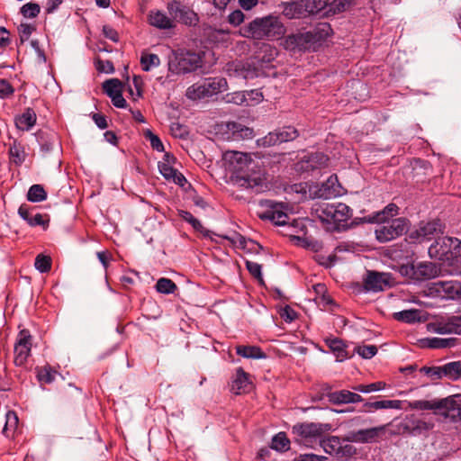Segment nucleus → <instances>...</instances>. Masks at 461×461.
<instances>
[{
  "label": "nucleus",
  "mask_w": 461,
  "mask_h": 461,
  "mask_svg": "<svg viewBox=\"0 0 461 461\" xmlns=\"http://www.w3.org/2000/svg\"><path fill=\"white\" fill-rule=\"evenodd\" d=\"M285 32L284 24L277 16L268 15L256 18L240 29L242 36L257 40H276Z\"/></svg>",
  "instance_id": "1"
},
{
  "label": "nucleus",
  "mask_w": 461,
  "mask_h": 461,
  "mask_svg": "<svg viewBox=\"0 0 461 461\" xmlns=\"http://www.w3.org/2000/svg\"><path fill=\"white\" fill-rule=\"evenodd\" d=\"M315 213L322 223L328 225L327 229L339 230L348 227L352 210L343 203H324L315 209Z\"/></svg>",
  "instance_id": "2"
},
{
  "label": "nucleus",
  "mask_w": 461,
  "mask_h": 461,
  "mask_svg": "<svg viewBox=\"0 0 461 461\" xmlns=\"http://www.w3.org/2000/svg\"><path fill=\"white\" fill-rule=\"evenodd\" d=\"M203 65V59L199 53L182 49L172 50L167 57L168 73L182 75L195 71Z\"/></svg>",
  "instance_id": "3"
},
{
  "label": "nucleus",
  "mask_w": 461,
  "mask_h": 461,
  "mask_svg": "<svg viewBox=\"0 0 461 461\" xmlns=\"http://www.w3.org/2000/svg\"><path fill=\"white\" fill-rule=\"evenodd\" d=\"M431 258L448 261L461 255V240L452 237H438L429 249Z\"/></svg>",
  "instance_id": "4"
},
{
  "label": "nucleus",
  "mask_w": 461,
  "mask_h": 461,
  "mask_svg": "<svg viewBox=\"0 0 461 461\" xmlns=\"http://www.w3.org/2000/svg\"><path fill=\"white\" fill-rule=\"evenodd\" d=\"M225 90H227V81L225 78L211 77L190 86L186 89L185 96L190 100L195 101L211 97Z\"/></svg>",
  "instance_id": "5"
},
{
  "label": "nucleus",
  "mask_w": 461,
  "mask_h": 461,
  "mask_svg": "<svg viewBox=\"0 0 461 461\" xmlns=\"http://www.w3.org/2000/svg\"><path fill=\"white\" fill-rule=\"evenodd\" d=\"M296 440L308 447H315L324 434L323 426L319 423H298L292 429Z\"/></svg>",
  "instance_id": "6"
},
{
  "label": "nucleus",
  "mask_w": 461,
  "mask_h": 461,
  "mask_svg": "<svg viewBox=\"0 0 461 461\" xmlns=\"http://www.w3.org/2000/svg\"><path fill=\"white\" fill-rule=\"evenodd\" d=\"M400 273L414 281H423L436 277L439 268L432 262H419L401 266Z\"/></svg>",
  "instance_id": "7"
},
{
  "label": "nucleus",
  "mask_w": 461,
  "mask_h": 461,
  "mask_svg": "<svg viewBox=\"0 0 461 461\" xmlns=\"http://www.w3.org/2000/svg\"><path fill=\"white\" fill-rule=\"evenodd\" d=\"M445 226L439 220L429 221L411 230L408 239L411 243H422L431 240H437L444 232Z\"/></svg>",
  "instance_id": "8"
},
{
  "label": "nucleus",
  "mask_w": 461,
  "mask_h": 461,
  "mask_svg": "<svg viewBox=\"0 0 461 461\" xmlns=\"http://www.w3.org/2000/svg\"><path fill=\"white\" fill-rule=\"evenodd\" d=\"M226 71L230 77L245 81L258 77L264 74L263 70L254 61L251 63L242 61L228 63Z\"/></svg>",
  "instance_id": "9"
},
{
  "label": "nucleus",
  "mask_w": 461,
  "mask_h": 461,
  "mask_svg": "<svg viewBox=\"0 0 461 461\" xmlns=\"http://www.w3.org/2000/svg\"><path fill=\"white\" fill-rule=\"evenodd\" d=\"M408 221L405 218H396L386 224L376 228L375 238L380 242H387L402 236L407 230Z\"/></svg>",
  "instance_id": "10"
},
{
  "label": "nucleus",
  "mask_w": 461,
  "mask_h": 461,
  "mask_svg": "<svg viewBox=\"0 0 461 461\" xmlns=\"http://www.w3.org/2000/svg\"><path fill=\"white\" fill-rule=\"evenodd\" d=\"M429 295L445 300L461 297V283L457 281H436L429 287Z\"/></svg>",
  "instance_id": "11"
},
{
  "label": "nucleus",
  "mask_w": 461,
  "mask_h": 461,
  "mask_svg": "<svg viewBox=\"0 0 461 461\" xmlns=\"http://www.w3.org/2000/svg\"><path fill=\"white\" fill-rule=\"evenodd\" d=\"M224 159L228 162L230 171L236 173L246 181H249V176L247 174V171L254 162L247 153L227 151L224 154Z\"/></svg>",
  "instance_id": "12"
},
{
  "label": "nucleus",
  "mask_w": 461,
  "mask_h": 461,
  "mask_svg": "<svg viewBox=\"0 0 461 461\" xmlns=\"http://www.w3.org/2000/svg\"><path fill=\"white\" fill-rule=\"evenodd\" d=\"M433 427L432 421H426L413 415L407 416L398 426L400 432L411 437H427Z\"/></svg>",
  "instance_id": "13"
},
{
  "label": "nucleus",
  "mask_w": 461,
  "mask_h": 461,
  "mask_svg": "<svg viewBox=\"0 0 461 461\" xmlns=\"http://www.w3.org/2000/svg\"><path fill=\"white\" fill-rule=\"evenodd\" d=\"M32 345V337L28 330H22L16 339L14 344V365L16 366H23L26 364L28 357L31 355Z\"/></svg>",
  "instance_id": "14"
},
{
  "label": "nucleus",
  "mask_w": 461,
  "mask_h": 461,
  "mask_svg": "<svg viewBox=\"0 0 461 461\" xmlns=\"http://www.w3.org/2000/svg\"><path fill=\"white\" fill-rule=\"evenodd\" d=\"M265 209L258 212V217L261 220H267L274 222L276 225H286L289 220L288 214L284 211L282 203H275L271 200H267L261 203Z\"/></svg>",
  "instance_id": "15"
},
{
  "label": "nucleus",
  "mask_w": 461,
  "mask_h": 461,
  "mask_svg": "<svg viewBox=\"0 0 461 461\" xmlns=\"http://www.w3.org/2000/svg\"><path fill=\"white\" fill-rule=\"evenodd\" d=\"M390 281V274L367 271L364 278V287L366 291L380 292L391 285Z\"/></svg>",
  "instance_id": "16"
},
{
  "label": "nucleus",
  "mask_w": 461,
  "mask_h": 461,
  "mask_svg": "<svg viewBox=\"0 0 461 461\" xmlns=\"http://www.w3.org/2000/svg\"><path fill=\"white\" fill-rule=\"evenodd\" d=\"M385 426L373 427L357 431H351L348 435V439L355 443H373L376 442L384 432Z\"/></svg>",
  "instance_id": "17"
},
{
  "label": "nucleus",
  "mask_w": 461,
  "mask_h": 461,
  "mask_svg": "<svg viewBox=\"0 0 461 461\" xmlns=\"http://www.w3.org/2000/svg\"><path fill=\"white\" fill-rule=\"evenodd\" d=\"M456 402L450 398H444L440 400H416L410 402V407L415 410H446L454 411L456 409Z\"/></svg>",
  "instance_id": "18"
},
{
  "label": "nucleus",
  "mask_w": 461,
  "mask_h": 461,
  "mask_svg": "<svg viewBox=\"0 0 461 461\" xmlns=\"http://www.w3.org/2000/svg\"><path fill=\"white\" fill-rule=\"evenodd\" d=\"M329 158L322 152H314L306 156L298 164V167L303 171L321 169L328 166Z\"/></svg>",
  "instance_id": "19"
},
{
  "label": "nucleus",
  "mask_w": 461,
  "mask_h": 461,
  "mask_svg": "<svg viewBox=\"0 0 461 461\" xmlns=\"http://www.w3.org/2000/svg\"><path fill=\"white\" fill-rule=\"evenodd\" d=\"M34 208L27 204H22L18 209L19 216L24 220L31 227L41 226L46 229L49 225V219H44L41 213H33Z\"/></svg>",
  "instance_id": "20"
},
{
  "label": "nucleus",
  "mask_w": 461,
  "mask_h": 461,
  "mask_svg": "<svg viewBox=\"0 0 461 461\" xmlns=\"http://www.w3.org/2000/svg\"><path fill=\"white\" fill-rule=\"evenodd\" d=\"M34 135L43 154L50 153L56 145L59 144L58 135L54 131L39 130Z\"/></svg>",
  "instance_id": "21"
},
{
  "label": "nucleus",
  "mask_w": 461,
  "mask_h": 461,
  "mask_svg": "<svg viewBox=\"0 0 461 461\" xmlns=\"http://www.w3.org/2000/svg\"><path fill=\"white\" fill-rule=\"evenodd\" d=\"M399 212V207L395 203H389L382 211L376 212L372 215L359 219L361 222L381 223L389 221V219L396 216Z\"/></svg>",
  "instance_id": "22"
},
{
  "label": "nucleus",
  "mask_w": 461,
  "mask_h": 461,
  "mask_svg": "<svg viewBox=\"0 0 461 461\" xmlns=\"http://www.w3.org/2000/svg\"><path fill=\"white\" fill-rule=\"evenodd\" d=\"M149 23L159 30H170L175 27L174 19L159 10H151L148 15Z\"/></svg>",
  "instance_id": "23"
},
{
  "label": "nucleus",
  "mask_w": 461,
  "mask_h": 461,
  "mask_svg": "<svg viewBox=\"0 0 461 461\" xmlns=\"http://www.w3.org/2000/svg\"><path fill=\"white\" fill-rule=\"evenodd\" d=\"M434 331L438 334H460L461 317L452 316L435 324Z\"/></svg>",
  "instance_id": "24"
},
{
  "label": "nucleus",
  "mask_w": 461,
  "mask_h": 461,
  "mask_svg": "<svg viewBox=\"0 0 461 461\" xmlns=\"http://www.w3.org/2000/svg\"><path fill=\"white\" fill-rule=\"evenodd\" d=\"M277 50L269 44L263 43L254 57V62L262 69L271 63L276 57Z\"/></svg>",
  "instance_id": "25"
},
{
  "label": "nucleus",
  "mask_w": 461,
  "mask_h": 461,
  "mask_svg": "<svg viewBox=\"0 0 461 461\" xmlns=\"http://www.w3.org/2000/svg\"><path fill=\"white\" fill-rule=\"evenodd\" d=\"M328 399L333 404L356 403L363 401V397L360 394L348 390L330 393L328 394Z\"/></svg>",
  "instance_id": "26"
},
{
  "label": "nucleus",
  "mask_w": 461,
  "mask_h": 461,
  "mask_svg": "<svg viewBox=\"0 0 461 461\" xmlns=\"http://www.w3.org/2000/svg\"><path fill=\"white\" fill-rule=\"evenodd\" d=\"M324 342L334 354L337 361L342 362L349 357L347 351V344L341 339L337 337H329L324 339Z\"/></svg>",
  "instance_id": "27"
},
{
  "label": "nucleus",
  "mask_w": 461,
  "mask_h": 461,
  "mask_svg": "<svg viewBox=\"0 0 461 461\" xmlns=\"http://www.w3.org/2000/svg\"><path fill=\"white\" fill-rule=\"evenodd\" d=\"M37 121V115L35 111L28 107L24 110V112L14 118V123L18 130L21 131H30L35 124Z\"/></svg>",
  "instance_id": "28"
},
{
  "label": "nucleus",
  "mask_w": 461,
  "mask_h": 461,
  "mask_svg": "<svg viewBox=\"0 0 461 461\" xmlns=\"http://www.w3.org/2000/svg\"><path fill=\"white\" fill-rule=\"evenodd\" d=\"M250 384L249 374L241 367L238 368L231 383V392L235 394L246 393L249 390Z\"/></svg>",
  "instance_id": "29"
},
{
  "label": "nucleus",
  "mask_w": 461,
  "mask_h": 461,
  "mask_svg": "<svg viewBox=\"0 0 461 461\" xmlns=\"http://www.w3.org/2000/svg\"><path fill=\"white\" fill-rule=\"evenodd\" d=\"M312 39L313 35L310 32L293 34L287 37L286 44L293 49L303 50L308 48V44L312 41Z\"/></svg>",
  "instance_id": "30"
},
{
  "label": "nucleus",
  "mask_w": 461,
  "mask_h": 461,
  "mask_svg": "<svg viewBox=\"0 0 461 461\" xmlns=\"http://www.w3.org/2000/svg\"><path fill=\"white\" fill-rule=\"evenodd\" d=\"M323 450L330 455H337L341 452V442L339 438L336 436H330L325 438L323 435L318 444Z\"/></svg>",
  "instance_id": "31"
},
{
  "label": "nucleus",
  "mask_w": 461,
  "mask_h": 461,
  "mask_svg": "<svg viewBox=\"0 0 461 461\" xmlns=\"http://www.w3.org/2000/svg\"><path fill=\"white\" fill-rule=\"evenodd\" d=\"M457 339L456 338H428L423 341V345L429 348H450L456 347Z\"/></svg>",
  "instance_id": "32"
},
{
  "label": "nucleus",
  "mask_w": 461,
  "mask_h": 461,
  "mask_svg": "<svg viewBox=\"0 0 461 461\" xmlns=\"http://www.w3.org/2000/svg\"><path fill=\"white\" fill-rule=\"evenodd\" d=\"M442 378L457 381L461 378V361H453L440 366Z\"/></svg>",
  "instance_id": "33"
},
{
  "label": "nucleus",
  "mask_w": 461,
  "mask_h": 461,
  "mask_svg": "<svg viewBox=\"0 0 461 461\" xmlns=\"http://www.w3.org/2000/svg\"><path fill=\"white\" fill-rule=\"evenodd\" d=\"M283 14L288 19L305 16L301 0H293L284 4Z\"/></svg>",
  "instance_id": "34"
},
{
  "label": "nucleus",
  "mask_w": 461,
  "mask_h": 461,
  "mask_svg": "<svg viewBox=\"0 0 461 461\" xmlns=\"http://www.w3.org/2000/svg\"><path fill=\"white\" fill-rule=\"evenodd\" d=\"M236 353L244 358L261 359L266 354L258 346L240 345L236 347Z\"/></svg>",
  "instance_id": "35"
},
{
  "label": "nucleus",
  "mask_w": 461,
  "mask_h": 461,
  "mask_svg": "<svg viewBox=\"0 0 461 461\" xmlns=\"http://www.w3.org/2000/svg\"><path fill=\"white\" fill-rule=\"evenodd\" d=\"M401 402L398 400H383L373 402H366L363 405V411L370 412L380 409H400Z\"/></svg>",
  "instance_id": "36"
},
{
  "label": "nucleus",
  "mask_w": 461,
  "mask_h": 461,
  "mask_svg": "<svg viewBox=\"0 0 461 461\" xmlns=\"http://www.w3.org/2000/svg\"><path fill=\"white\" fill-rule=\"evenodd\" d=\"M9 155L12 161L17 166L22 165L26 158L24 148L17 140H14L10 145Z\"/></svg>",
  "instance_id": "37"
},
{
  "label": "nucleus",
  "mask_w": 461,
  "mask_h": 461,
  "mask_svg": "<svg viewBox=\"0 0 461 461\" xmlns=\"http://www.w3.org/2000/svg\"><path fill=\"white\" fill-rule=\"evenodd\" d=\"M305 16L315 14L323 10L328 0H301Z\"/></svg>",
  "instance_id": "38"
},
{
  "label": "nucleus",
  "mask_w": 461,
  "mask_h": 461,
  "mask_svg": "<svg viewBox=\"0 0 461 461\" xmlns=\"http://www.w3.org/2000/svg\"><path fill=\"white\" fill-rule=\"evenodd\" d=\"M393 318L405 323H415L420 321V311L417 309L403 310L394 312Z\"/></svg>",
  "instance_id": "39"
},
{
  "label": "nucleus",
  "mask_w": 461,
  "mask_h": 461,
  "mask_svg": "<svg viewBox=\"0 0 461 461\" xmlns=\"http://www.w3.org/2000/svg\"><path fill=\"white\" fill-rule=\"evenodd\" d=\"M141 69L145 72L150 71L160 65V59L157 54L142 52L140 59Z\"/></svg>",
  "instance_id": "40"
},
{
  "label": "nucleus",
  "mask_w": 461,
  "mask_h": 461,
  "mask_svg": "<svg viewBox=\"0 0 461 461\" xmlns=\"http://www.w3.org/2000/svg\"><path fill=\"white\" fill-rule=\"evenodd\" d=\"M27 200L32 203H40L47 199V192L41 185H32L27 193Z\"/></svg>",
  "instance_id": "41"
},
{
  "label": "nucleus",
  "mask_w": 461,
  "mask_h": 461,
  "mask_svg": "<svg viewBox=\"0 0 461 461\" xmlns=\"http://www.w3.org/2000/svg\"><path fill=\"white\" fill-rule=\"evenodd\" d=\"M271 448L279 452H285L290 448V440L285 432H279L273 437Z\"/></svg>",
  "instance_id": "42"
},
{
  "label": "nucleus",
  "mask_w": 461,
  "mask_h": 461,
  "mask_svg": "<svg viewBox=\"0 0 461 461\" xmlns=\"http://www.w3.org/2000/svg\"><path fill=\"white\" fill-rule=\"evenodd\" d=\"M18 426V417L14 411H8L5 415V423L3 433L7 437L13 436Z\"/></svg>",
  "instance_id": "43"
},
{
  "label": "nucleus",
  "mask_w": 461,
  "mask_h": 461,
  "mask_svg": "<svg viewBox=\"0 0 461 461\" xmlns=\"http://www.w3.org/2000/svg\"><path fill=\"white\" fill-rule=\"evenodd\" d=\"M157 292L164 294H174L177 289L176 285L169 278L161 277L156 283Z\"/></svg>",
  "instance_id": "44"
},
{
  "label": "nucleus",
  "mask_w": 461,
  "mask_h": 461,
  "mask_svg": "<svg viewBox=\"0 0 461 461\" xmlns=\"http://www.w3.org/2000/svg\"><path fill=\"white\" fill-rule=\"evenodd\" d=\"M103 89L104 93L112 98V96H114L117 94H120L122 92V82L117 78H112L108 79L104 82L103 84Z\"/></svg>",
  "instance_id": "45"
},
{
  "label": "nucleus",
  "mask_w": 461,
  "mask_h": 461,
  "mask_svg": "<svg viewBox=\"0 0 461 461\" xmlns=\"http://www.w3.org/2000/svg\"><path fill=\"white\" fill-rule=\"evenodd\" d=\"M280 142H286L295 140L298 136V131L293 126H285L276 130Z\"/></svg>",
  "instance_id": "46"
},
{
  "label": "nucleus",
  "mask_w": 461,
  "mask_h": 461,
  "mask_svg": "<svg viewBox=\"0 0 461 461\" xmlns=\"http://www.w3.org/2000/svg\"><path fill=\"white\" fill-rule=\"evenodd\" d=\"M57 372L50 366L41 367L37 371V378L41 383L50 384L55 380Z\"/></svg>",
  "instance_id": "47"
},
{
  "label": "nucleus",
  "mask_w": 461,
  "mask_h": 461,
  "mask_svg": "<svg viewBox=\"0 0 461 461\" xmlns=\"http://www.w3.org/2000/svg\"><path fill=\"white\" fill-rule=\"evenodd\" d=\"M179 216L186 222L190 223L192 227L202 233H205V235L208 234V230H205L203 224L199 220H197L195 217L193 216V214L187 211H179Z\"/></svg>",
  "instance_id": "48"
},
{
  "label": "nucleus",
  "mask_w": 461,
  "mask_h": 461,
  "mask_svg": "<svg viewBox=\"0 0 461 461\" xmlns=\"http://www.w3.org/2000/svg\"><path fill=\"white\" fill-rule=\"evenodd\" d=\"M222 238L227 240H230L234 245H238L242 249H246L249 244L252 246H257L259 249H261V247L258 243L254 242L252 240H247L244 236L239 233H235V235L232 237L222 236Z\"/></svg>",
  "instance_id": "49"
},
{
  "label": "nucleus",
  "mask_w": 461,
  "mask_h": 461,
  "mask_svg": "<svg viewBox=\"0 0 461 461\" xmlns=\"http://www.w3.org/2000/svg\"><path fill=\"white\" fill-rule=\"evenodd\" d=\"M257 144L259 147L268 148L275 145L281 144L280 139L278 137V134L276 132V130L274 131L269 132L263 138H260L257 140Z\"/></svg>",
  "instance_id": "50"
},
{
  "label": "nucleus",
  "mask_w": 461,
  "mask_h": 461,
  "mask_svg": "<svg viewBox=\"0 0 461 461\" xmlns=\"http://www.w3.org/2000/svg\"><path fill=\"white\" fill-rule=\"evenodd\" d=\"M34 266L41 273H47L51 268V258L49 256L39 254L35 258Z\"/></svg>",
  "instance_id": "51"
},
{
  "label": "nucleus",
  "mask_w": 461,
  "mask_h": 461,
  "mask_svg": "<svg viewBox=\"0 0 461 461\" xmlns=\"http://www.w3.org/2000/svg\"><path fill=\"white\" fill-rule=\"evenodd\" d=\"M386 386V384L384 382H375V383H372V384H358L355 387H353V389L355 391H357V392H360V393H372V392H377V391H381V390H384Z\"/></svg>",
  "instance_id": "52"
},
{
  "label": "nucleus",
  "mask_w": 461,
  "mask_h": 461,
  "mask_svg": "<svg viewBox=\"0 0 461 461\" xmlns=\"http://www.w3.org/2000/svg\"><path fill=\"white\" fill-rule=\"evenodd\" d=\"M167 10L169 14L175 18H178L181 13H185L192 15V11L182 5L178 1H171L167 4Z\"/></svg>",
  "instance_id": "53"
},
{
  "label": "nucleus",
  "mask_w": 461,
  "mask_h": 461,
  "mask_svg": "<svg viewBox=\"0 0 461 461\" xmlns=\"http://www.w3.org/2000/svg\"><path fill=\"white\" fill-rule=\"evenodd\" d=\"M143 135L149 140L150 146L153 149L158 152L164 151V145L158 135L154 134L149 129L145 130Z\"/></svg>",
  "instance_id": "54"
},
{
  "label": "nucleus",
  "mask_w": 461,
  "mask_h": 461,
  "mask_svg": "<svg viewBox=\"0 0 461 461\" xmlns=\"http://www.w3.org/2000/svg\"><path fill=\"white\" fill-rule=\"evenodd\" d=\"M41 12V7L36 3H27L21 7V14L25 18H35Z\"/></svg>",
  "instance_id": "55"
},
{
  "label": "nucleus",
  "mask_w": 461,
  "mask_h": 461,
  "mask_svg": "<svg viewBox=\"0 0 461 461\" xmlns=\"http://www.w3.org/2000/svg\"><path fill=\"white\" fill-rule=\"evenodd\" d=\"M36 30V27L34 25L29 24V23H21L18 26V32L20 36V42L21 44L24 43L26 41L29 40L32 33Z\"/></svg>",
  "instance_id": "56"
},
{
  "label": "nucleus",
  "mask_w": 461,
  "mask_h": 461,
  "mask_svg": "<svg viewBox=\"0 0 461 461\" xmlns=\"http://www.w3.org/2000/svg\"><path fill=\"white\" fill-rule=\"evenodd\" d=\"M420 373L427 375L431 381L442 379L441 368L439 366H422Z\"/></svg>",
  "instance_id": "57"
},
{
  "label": "nucleus",
  "mask_w": 461,
  "mask_h": 461,
  "mask_svg": "<svg viewBox=\"0 0 461 461\" xmlns=\"http://www.w3.org/2000/svg\"><path fill=\"white\" fill-rule=\"evenodd\" d=\"M356 352L366 359H370L377 353V348L375 345H364L356 348Z\"/></svg>",
  "instance_id": "58"
},
{
  "label": "nucleus",
  "mask_w": 461,
  "mask_h": 461,
  "mask_svg": "<svg viewBox=\"0 0 461 461\" xmlns=\"http://www.w3.org/2000/svg\"><path fill=\"white\" fill-rule=\"evenodd\" d=\"M246 267L252 276H254L260 283H263L262 267L260 264L247 260Z\"/></svg>",
  "instance_id": "59"
},
{
  "label": "nucleus",
  "mask_w": 461,
  "mask_h": 461,
  "mask_svg": "<svg viewBox=\"0 0 461 461\" xmlns=\"http://www.w3.org/2000/svg\"><path fill=\"white\" fill-rule=\"evenodd\" d=\"M349 5L348 0H334L329 5V12L333 14H339L344 12L347 7Z\"/></svg>",
  "instance_id": "60"
},
{
  "label": "nucleus",
  "mask_w": 461,
  "mask_h": 461,
  "mask_svg": "<svg viewBox=\"0 0 461 461\" xmlns=\"http://www.w3.org/2000/svg\"><path fill=\"white\" fill-rule=\"evenodd\" d=\"M14 92V88L6 79L0 78V98H7Z\"/></svg>",
  "instance_id": "61"
},
{
  "label": "nucleus",
  "mask_w": 461,
  "mask_h": 461,
  "mask_svg": "<svg viewBox=\"0 0 461 461\" xmlns=\"http://www.w3.org/2000/svg\"><path fill=\"white\" fill-rule=\"evenodd\" d=\"M158 169L161 175L167 180L174 177V175H176V172L177 171L172 167V165L167 163H158Z\"/></svg>",
  "instance_id": "62"
},
{
  "label": "nucleus",
  "mask_w": 461,
  "mask_h": 461,
  "mask_svg": "<svg viewBox=\"0 0 461 461\" xmlns=\"http://www.w3.org/2000/svg\"><path fill=\"white\" fill-rule=\"evenodd\" d=\"M245 15L240 10H235L228 15L229 23L238 26L244 21Z\"/></svg>",
  "instance_id": "63"
},
{
  "label": "nucleus",
  "mask_w": 461,
  "mask_h": 461,
  "mask_svg": "<svg viewBox=\"0 0 461 461\" xmlns=\"http://www.w3.org/2000/svg\"><path fill=\"white\" fill-rule=\"evenodd\" d=\"M280 316L286 322H292L296 319L297 313L289 305H286L280 311Z\"/></svg>",
  "instance_id": "64"
}]
</instances>
